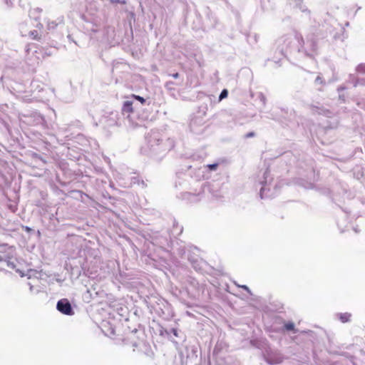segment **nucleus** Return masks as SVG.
Segmentation results:
<instances>
[{
    "label": "nucleus",
    "instance_id": "nucleus-1",
    "mask_svg": "<svg viewBox=\"0 0 365 365\" xmlns=\"http://www.w3.org/2000/svg\"><path fill=\"white\" fill-rule=\"evenodd\" d=\"M57 309L63 314L73 315V311L71 305L67 299L59 300L56 305Z\"/></svg>",
    "mask_w": 365,
    "mask_h": 365
},
{
    "label": "nucleus",
    "instance_id": "nucleus-2",
    "mask_svg": "<svg viewBox=\"0 0 365 365\" xmlns=\"http://www.w3.org/2000/svg\"><path fill=\"white\" fill-rule=\"evenodd\" d=\"M122 112L128 114L133 113L134 112L133 102L129 101H125L122 107Z\"/></svg>",
    "mask_w": 365,
    "mask_h": 365
},
{
    "label": "nucleus",
    "instance_id": "nucleus-3",
    "mask_svg": "<svg viewBox=\"0 0 365 365\" xmlns=\"http://www.w3.org/2000/svg\"><path fill=\"white\" fill-rule=\"evenodd\" d=\"M337 317L342 323H346L351 321V314L348 312L339 313Z\"/></svg>",
    "mask_w": 365,
    "mask_h": 365
},
{
    "label": "nucleus",
    "instance_id": "nucleus-4",
    "mask_svg": "<svg viewBox=\"0 0 365 365\" xmlns=\"http://www.w3.org/2000/svg\"><path fill=\"white\" fill-rule=\"evenodd\" d=\"M284 329L286 331H296L294 324L293 322H286L284 324Z\"/></svg>",
    "mask_w": 365,
    "mask_h": 365
},
{
    "label": "nucleus",
    "instance_id": "nucleus-5",
    "mask_svg": "<svg viewBox=\"0 0 365 365\" xmlns=\"http://www.w3.org/2000/svg\"><path fill=\"white\" fill-rule=\"evenodd\" d=\"M29 36H31V38L32 39H34V40H40L41 39V36L40 35L38 34V32L36 31V30H34V31H31L29 32Z\"/></svg>",
    "mask_w": 365,
    "mask_h": 365
},
{
    "label": "nucleus",
    "instance_id": "nucleus-6",
    "mask_svg": "<svg viewBox=\"0 0 365 365\" xmlns=\"http://www.w3.org/2000/svg\"><path fill=\"white\" fill-rule=\"evenodd\" d=\"M131 97L133 98L134 99L138 101L143 105L145 104V99L140 96H138L135 94H132Z\"/></svg>",
    "mask_w": 365,
    "mask_h": 365
},
{
    "label": "nucleus",
    "instance_id": "nucleus-7",
    "mask_svg": "<svg viewBox=\"0 0 365 365\" xmlns=\"http://www.w3.org/2000/svg\"><path fill=\"white\" fill-rule=\"evenodd\" d=\"M357 72L364 74L365 73V64H360L356 68Z\"/></svg>",
    "mask_w": 365,
    "mask_h": 365
},
{
    "label": "nucleus",
    "instance_id": "nucleus-8",
    "mask_svg": "<svg viewBox=\"0 0 365 365\" xmlns=\"http://www.w3.org/2000/svg\"><path fill=\"white\" fill-rule=\"evenodd\" d=\"M228 95V92L226 89H224L222 90V91L221 92L220 95V100H222L225 98H226Z\"/></svg>",
    "mask_w": 365,
    "mask_h": 365
},
{
    "label": "nucleus",
    "instance_id": "nucleus-9",
    "mask_svg": "<svg viewBox=\"0 0 365 365\" xmlns=\"http://www.w3.org/2000/svg\"><path fill=\"white\" fill-rule=\"evenodd\" d=\"M217 166H218V164H217V163H215V164H210V165H207V167L209 168V169H210V170H216V169H217Z\"/></svg>",
    "mask_w": 365,
    "mask_h": 365
},
{
    "label": "nucleus",
    "instance_id": "nucleus-10",
    "mask_svg": "<svg viewBox=\"0 0 365 365\" xmlns=\"http://www.w3.org/2000/svg\"><path fill=\"white\" fill-rule=\"evenodd\" d=\"M255 135V133L254 132H249L247 133L245 135V138H252V137H254Z\"/></svg>",
    "mask_w": 365,
    "mask_h": 365
},
{
    "label": "nucleus",
    "instance_id": "nucleus-11",
    "mask_svg": "<svg viewBox=\"0 0 365 365\" xmlns=\"http://www.w3.org/2000/svg\"><path fill=\"white\" fill-rule=\"evenodd\" d=\"M111 1L113 3H119V4H125L126 3L125 0H123V1H121V0H111Z\"/></svg>",
    "mask_w": 365,
    "mask_h": 365
},
{
    "label": "nucleus",
    "instance_id": "nucleus-12",
    "mask_svg": "<svg viewBox=\"0 0 365 365\" xmlns=\"http://www.w3.org/2000/svg\"><path fill=\"white\" fill-rule=\"evenodd\" d=\"M171 76H172V77H173V78H179V76H180V75H179V73H173V74H172Z\"/></svg>",
    "mask_w": 365,
    "mask_h": 365
},
{
    "label": "nucleus",
    "instance_id": "nucleus-13",
    "mask_svg": "<svg viewBox=\"0 0 365 365\" xmlns=\"http://www.w3.org/2000/svg\"><path fill=\"white\" fill-rule=\"evenodd\" d=\"M25 230H26V231H28V232L31 230V229H30L29 227H25Z\"/></svg>",
    "mask_w": 365,
    "mask_h": 365
},
{
    "label": "nucleus",
    "instance_id": "nucleus-14",
    "mask_svg": "<svg viewBox=\"0 0 365 365\" xmlns=\"http://www.w3.org/2000/svg\"><path fill=\"white\" fill-rule=\"evenodd\" d=\"M173 333H174V334H175V336H177V331H176V330H174V331H173Z\"/></svg>",
    "mask_w": 365,
    "mask_h": 365
}]
</instances>
